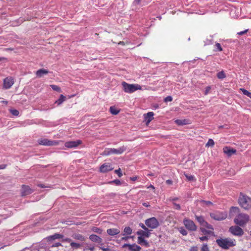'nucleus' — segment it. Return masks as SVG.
Instances as JSON below:
<instances>
[{"instance_id": "nucleus-60", "label": "nucleus", "mask_w": 251, "mask_h": 251, "mask_svg": "<svg viewBox=\"0 0 251 251\" xmlns=\"http://www.w3.org/2000/svg\"><path fill=\"white\" fill-rule=\"evenodd\" d=\"M138 178V177L137 176H134V177H130V179L133 181H136Z\"/></svg>"}, {"instance_id": "nucleus-39", "label": "nucleus", "mask_w": 251, "mask_h": 251, "mask_svg": "<svg viewBox=\"0 0 251 251\" xmlns=\"http://www.w3.org/2000/svg\"><path fill=\"white\" fill-rule=\"evenodd\" d=\"M50 87L55 91H57L58 92H60L61 91V88L58 86L57 85H50Z\"/></svg>"}, {"instance_id": "nucleus-20", "label": "nucleus", "mask_w": 251, "mask_h": 251, "mask_svg": "<svg viewBox=\"0 0 251 251\" xmlns=\"http://www.w3.org/2000/svg\"><path fill=\"white\" fill-rule=\"evenodd\" d=\"M63 236L62 234L59 233H55L52 235H50L47 237L46 239L48 241H51L55 239H61L63 237Z\"/></svg>"}, {"instance_id": "nucleus-63", "label": "nucleus", "mask_w": 251, "mask_h": 251, "mask_svg": "<svg viewBox=\"0 0 251 251\" xmlns=\"http://www.w3.org/2000/svg\"><path fill=\"white\" fill-rule=\"evenodd\" d=\"M166 183L168 184H171L172 183V181L171 180L168 179L166 180Z\"/></svg>"}, {"instance_id": "nucleus-28", "label": "nucleus", "mask_w": 251, "mask_h": 251, "mask_svg": "<svg viewBox=\"0 0 251 251\" xmlns=\"http://www.w3.org/2000/svg\"><path fill=\"white\" fill-rule=\"evenodd\" d=\"M175 123L179 126H183L189 124L188 120L186 119L180 120L177 119L175 121Z\"/></svg>"}, {"instance_id": "nucleus-15", "label": "nucleus", "mask_w": 251, "mask_h": 251, "mask_svg": "<svg viewBox=\"0 0 251 251\" xmlns=\"http://www.w3.org/2000/svg\"><path fill=\"white\" fill-rule=\"evenodd\" d=\"M146 125H148L153 119L154 113L153 112H149L144 115Z\"/></svg>"}, {"instance_id": "nucleus-37", "label": "nucleus", "mask_w": 251, "mask_h": 251, "mask_svg": "<svg viewBox=\"0 0 251 251\" xmlns=\"http://www.w3.org/2000/svg\"><path fill=\"white\" fill-rule=\"evenodd\" d=\"M214 145V142L213 139H209L207 143L206 144V147H213Z\"/></svg>"}, {"instance_id": "nucleus-58", "label": "nucleus", "mask_w": 251, "mask_h": 251, "mask_svg": "<svg viewBox=\"0 0 251 251\" xmlns=\"http://www.w3.org/2000/svg\"><path fill=\"white\" fill-rule=\"evenodd\" d=\"M129 246H130V244H127V243H126V244H124L122 246V248H125L126 247H128V249H129Z\"/></svg>"}, {"instance_id": "nucleus-36", "label": "nucleus", "mask_w": 251, "mask_h": 251, "mask_svg": "<svg viewBox=\"0 0 251 251\" xmlns=\"http://www.w3.org/2000/svg\"><path fill=\"white\" fill-rule=\"evenodd\" d=\"M241 90L243 92V94L250 98H251V93L245 89H241Z\"/></svg>"}, {"instance_id": "nucleus-1", "label": "nucleus", "mask_w": 251, "mask_h": 251, "mask_svg": "<svg viewBox=\"0 0 251 251\" xmlns=\"http://www.w3.org/2000/svg\"><path fill=\"white\" fill-rule=\"evenodd\" d=\"M218 245L223 249H228L235 245V240L229 238H220L216 240Z\"/></svg>"}, {"instance_id": "nucleus-5", "label": "nucleus", "mask_w": 251, "mask_h": 251, "mask_svg": "<svg viewBox=\"0 0 251 251\" xmlns=\"http://www.w3.org/2000/svg\"><path fill=\"white\" fill-rule=\"evenodd\" d=\"M123 90L126 93H132L138 90L141 89V86L137 84H128L125 81L122 83Z\"/></svg>"}, {"instance_id": "nucleus-3", "label": "nucleus", "mask_w": 251, "mask_h": 251, "mask_svg": "<svg viewBox=\"0 0 251 251\" xmlns=\"http://www.w3.org/2000/svg\"><path fill=\"white\" fill-rule=\"evenodd\" d=\"M249 216L245 213H239L234 219L235 224L240 226H244L249 221Z\"/></svg>"}, {"instance_id": "nucleus-54", "label": "nucleus", "mask_w": 251, "mask_h": 251, "mask_svg": "<svg viewBox=\"0 0 251 251\" xmlns=\"http://www.w3.org/2000/svg\"><path fill=\"white\" fill-rule=\"evenodd\" d=\"M178 200L179 198L178 197H170L169 199L170 201H172V202H176V201Z\"/></svg>"}, {"instance_id": "nucleus-51", "label": "nucleus", "mask_w": 251, "mask_h": 251, "mask_svg": "<svg viewBox=\"0 0 251 251\" xmlns=\"http://www.w3.org/2000/svg\"><path fill=\"white\" fill-rule=\"evenodd\" d=\"M201 241H207L209 239L208 236L204 235L199 238Z\"/></svg>"}, {"instance_id": "nucleus-18", "label": "nucleus", "mask_w": 251, "mask_h": 251, "mask_svg": "<svg viewBox=\"0 0 251 251\" xmlns=\"http://www.w3.org/2000/svg\"><path fill=\"white\" fill-rule=\"evenodd\" d=\"M107 233L110 236H115L120 233V230L118 228H109L107 229Z\"/></svg>"}, {"instance_id": "nucleus-34", "label": "nucleus", "mask_w": 251, "mask_h": 251, "mask_svg": "<svg viewBox=\"0 0 251 251\" xmlns=\"http://www.w3.org/2000/svg\"><path fill=\"white\" fill-rule=\"evenodd\" d=\"M92 230L93 232L97 233L100 234H101L102 231V230L101 228L97 227H96V226L93 227L92 228Z\"/></svg>"}, {"instance_id": "nucleus-16", "label": "nucleus", "mask_w": 251, "mask_h": 251, "mask_svg": "<svg viewBox=\"0 0 251 251\" xmlns=\"http://www.w3.org/2000/svg\"><path fill=\"white\" fill-rule=\"evenodd\" d=\"M148 1H143V0H134L132 3V6L137 7L138 6H142L146 5Z\"/></svg>"}, {"instance_id": "nucleus-29", "label": "nucleus", "mask_w": 251, "mask_h": 251, "mask_svg": "<svg viewBox=\"0 0 251 251\" xmlns=\"http://www.w3.org/2000/svg\"><path fill=\"white\" fill-rule=\"evenodd\" d=\"M200 230L202 233V234H204V235L208 236V235H214V232L212 231L207 230L203 227H201L200 228Z\"/></svg>"}, {"instance_id": "nucleus-52", "label": "nucleus", "mask_w": 251, "mask_h": 251, "mask_svg": "<svg viewBox=\"0 0 251 251\" xmlns=\"http://www.w3.org/2000/svg\"><path fill=\"white\" fill-rule=\"evenodd\" d=\"M130 237H129V235H125L121 238V241H127L128 239H130Z\"/></svg>"}, {"instance_id": "nucleus-62", "label": "nucleus", "mask_w": 251, "mask_h": 251, "mask_svg": "<svg viewBox=\"0 0 251 251\" xmlns=\"http://www.w3.org/2000/svg\"><path fill=\"white\" fill-rule=\"evenodd\" d=\"M65 241L66 242H67L70 243V244H71V242H73V241H72V240H71L70 238H67L65 239Z\"/></svg>"}, {"instance_id": "nucleus-64", "label": "nucleus", "mask_w": 251, "mask_h": 251, "mask_svg": "<svg viewBox=\"0 0 251 251\" xmlns=\"http://www.w3.org/2000/svg\"><path fill=\"white\" fill-rule=\"evenodd\" d=\"M94 249H95V248H94V246L90 247L89 248V250L90 251H94Z\"/></svg>"}, {"instance_id": "nucleus-43", "label": "nucleus", "mask_w": 251, "mask_h": 251, "mask_svg": "<svg viewBox=\"0 0 251 251\" xmlns=\"http://www.w3.org/2000/svg\"><path fill=\"white\" fill-rule=\"evenodd\" d=\"M10 112L13 115L15 116H18V115L19 114V112L16 109H10Z\"/></svg>"}, {"instance_id": "nucleus-53", "label": "nucleus", "mask_w": 251, "mask_h": 251, "mask_svg": "<svg viewBox=\"0 0 251 251\" xmlns=\"http://www.w3.org/2000/svg\"><path fill=\"white\" fill-rule=\"evenodd\" d=\"M139 226L142 228H143L144 230H146V231H149V229H148V227H146V226H145L143 223H140L139 224Z\"/></svg>"}, {"instance_id": "nucleus-31", "label": "nucleus", "mask_w": 251, "mask_h": 251, "mask_svg": "<svg viewBox=\"0 0 251 251\" xmlns=\"http://www.w3.org/2000/svg\"><path fill=\"white\" fill-rule=\"evenodd\" d=\"M109 111L110 112V113L113 114V115H117L118 114V113L119 112V110H118L117 109H116L115 107L114 106H111L110 107V109H109Z\"/></svg>"}, {"instance_id": "nucleus-2", "label": "nucleus", "mask_w": 251, "mask_h": 251, "mask_svg": "<svg viewBox=\"0 0 251 251\" xmlns=\"http://www.w3.org/2000/svg\"><path fill=\"white\" fill-rule=\"evenodd\" d=\"M238 202L240 205L246 210L251 208V199L242 193L240 195Z\"/></svg>"}, {"instance_id": "nucleus-19", "label": "nucleus", "mask_w": 251, "mask_h": 251, "mask_svg": "<svg viewBox=\"0 0 251 251\" xmlns=\"http://www.w3.org/2000/svg\"><path fill=\"white\" fill-rule=\"evenodd\" d=\"M150 230L149 231H146V230H139L138 231H137L136 233L137 235H139V236H141L144 238L147 237L149 238L150 236L151 233L150 232Z\"/></svg>"}, {"instance_id": "nucleus-30", "label": "nucleus", "mask_w": 251, "mask_h": 251, "mask_svg": "<svg viewBox=\"0 0 251 251\" xmlns=\"http://www.w3.org/2000/svg\"><path fill=\"white\" fill-rule=\"evenodd\" d=\"M196 219L197 220V221L200 224L201 226H203L204 223H205V221L204 220V219L203 216H197L196 215Z\"/></svg>"}, {"instance_id": "nucleus-40", "label": "nucleus", "mask_w": 251, "mask_h": 251, "mask_svg": "<svg viewBox=\"0 0 251 251\" xmlns=\"http://www.w3.org/2000/svg\"><path fill=\"white\" fill-rule=\"evenodd\" d=\"M230 213L232 214L233 213H238L239 212V209L237 207H231L230 209Z\"/></svg>"}, {"instance_id": "nucleus-46", "label": "nucleus", "mask_w": 251, "mask_h": 251, "mask_svg": "<svg viewBox=\"0 0 251 251\" xmlns=\"http://www.w3.org/2000/svg\"><path fill=\"white\" fill-rule=\"evenodd\" d=\"M202 226H205L208 229H210L212 230L213 229L212 226L209 224L207 222H205V223H204V224H203V225Z\"/></svg>"}, {"instance_id": "nucleus-26", "label": "nucleus", "mask_w": 251, "mask_h": 251, "mask_svg": "<svg viewBox=\"0 0 251 251\" xmlns=\"http://www.w3.org/2000/svg\"><path fill=\"white\" fill-rule=\"evenodd\" d=\"M66 100V97L63 95H60L59 99L57 100L54 103L57 105H61Z\"/></svg>"}, {"instance_id": "nucleus-42", "label": "nucleus", "mask_w": 251, "mask_h": 251, "mask_svg": "<svg viewBox=\"0 0 251 251\" xmlns=\"http://www.w3.org/2000/svg\"><path fill=\"white\" fill-rule=\"evenodd\" d=\"M185 176L187 178L188 180L193 181L195 180V176L193 175H190L188 174H185Z\"/></svg>"}, {"instance_id": "nucleus-24", "label": "nucleus", "mask_w": 251, "mask_h": 251, "mask_svg": "<svg viewBox=\"0 0 251 251\" xmlns=\"http://www.w3.org/2000/svg\"><path fill=\"white\" fill-rule=\"evenodd\" d=\"M72 237H73L74 239L77 240H79L81 241H85V237L80 234L75 233L73 235Z\"/></svg>"}, {"instance_id": "nucleus-27", "label": "nucleus", "mask_w": 251, "mask_h": 251, "mask_svg": "<svg viewBox=\"0 0 251 251\" xmlns=\"http://www.w3.org/2000/svg\"><path fill=\"white\" fill-rule=\"evenodd\" d=\"M141 248L135 244H130L129 250L130 251H140Z\"/></svg>"}, {"instance_id": "nucleus-10", "label": "nucleus", "mask_w": 251, "mask_h": 251, "mask_svg": "<svg viewBox=\"0 0 251 251\" xmlns=\"http://www.w3.org/2000/svg\"><path fill=\"white\" fill-rule=\"evenodd\" d=\"M38 143L40 145L44 146H54L57 144L56 141L49 140L47 139H40L38 140Z\"/></svg>"}, {"instance_id": "nucleus-23", "label": "nucleus", "mask_w": 251, "mask_h": 251, "mask_svg": "<svg viewBox=\"0 0 251 251\" xmlns=\"http://www.w3.org/2000/svg\"><path fill=\"white\" fill-rule=\"evenodd\" d=\"M132 233V228L129 226H126L124 229L123 232L122 233V235L123 236L125 235H130Z\"/></svg>"}, {"instance_id": "nucleus-49", "label": "nucleus", "mask_w": 251, "mask_h": 251, "mask_svg": "<svg viewBox=\"0 0 251 251\" xmlns=\"http://www.w3.org/2000/svg\"><path fill=\"white\" fill-rule=\"evenodd\" d=\"M201 251H209V248L207 244H203L201 249Z\"/></svg>"}, {"instance_id": "nucleus-32", "label": "nucleus", "mask_w": 251, "mask_h": 251, "mask_svg": "<svg viewBox=\"0 0 251 251\" xmlns=\"http://www.w3.org/2000/svg\"><path fill=\"white\" fill-rule=\"evenodd\" d=\"M217 76L219 79H223L226 77V75L223 71H222L217 74Z\"/></svg>"}, {"instance_id": "nucleus-13", "label": "nucleus", "mask_w": 251, "mask_h": 251, "mask_svg": "<svg viewBox=\"0 0 251 251\" xmlns=\"http://www.w3.org/2000/svg\"><path fill=\"white\" fill-rule=\"evenodd\" d=\"M81 143L80 140L69 141L65 143V146L68 148H73L77 147Z\"/></svg>"}, {"instance_id": "nucleus-48", "label": "nucleus", "mask_w": 251, "mask_h": 251, "mask_svg": "<svg viewBox=\"0 0 251 251\" xmlns=\"http://www.w3.org/2000/svg\"><path fill=\"white\" fill-rule=\"evenodd\" d=\"M172 100H173V98L170 96H168L166 97L164 100V101L166 102L172 101Z\"/></svg>"}, {"instance_id": "nucleus-47", "label": "nucleus", "mask_w": 251, "mask_h": 251, "mask_svg": "<svg viewBox=\"0 0 251 251\" xmlns=\"http://www.w3.org/2000/svg\"><path fill=\"white\" fill-rule=\"evenodd\" d=\"M114 172H115L116 174H117V175H118V176H119V177H121V176H122V175H123L122 173V172H121V169H120V168H119V169H117V170H115L114 171Z\"/></svg>"}, {"instance_id": "nucleus-38", "label": "nucleus", "mask_w": 251, "mask_h": 251, "mask_svg": "<svg viewBox=\"0 0 251 251\" xmlns=\"http://www.w3.org/2000/svg\"><path fill=\"white\" fill-rule=\"evenodd\" d=\"M204 46L211 45L213 44V40L210 37V39H206L205 41H204Z\"/></svg>"}, {"instance_id": "nucleus-41", "label": "nucleus", "mask_w": 251, "mask_h": 251, "mask_svg": "<svg viewBox=\"0 0 251 251\" xmlns=\"http://www.w3.org/2000/svg\"><path fill=\"white\" fill-rule=\"evenodd\" d=\"M173 205V208L176 210H180L181 206L179 204L176 203V202H172Z\"/></svg>"}, {"instance_id": "nucleus-45", "label": "nucleus", "mask_w": 251, "mask_h": 251, "mask_svg": "<svg viewBox=\"0 0 251 251\" xmlns=\"http://www.w3.org/2000/svg\"><path fill=\"white\" fill-rule=\"evenodd\" d=\"M211 89V87L210 86H207L205 89V90L204 92V94L205 95H208Z\"/></svg>"}, {"instance_id": "nucleus-12", "label": "nucleus", "mask_w": 251, "mask_h": 251, "mask_svg": "<svg viewBox=\"0 0 251 251\" xmlns=\"http://www.w3.org/2000/svg\"><path fill=\"white\" fill-rule=\"evenodd\" d=\"M33 190L28 186L23 185L21 189V195L22 196H25L31 194Z\"/></svg>"}, {"instance_id": "nucleus-8", "label": "nucleus", "mask_w": 251, "mask_h": 251, "mask_svg": "<svg viewBox=\"0 0 251 251\" xmlns=\"http://www.w3.org/2000/svg\"><path fill=\"white\" fill-rule=\"evenodd\" d=\"M183 223L186 228L189 230L194 231L197 230V227L193 221L185 219L183 220Z\"/></svg>"}, {"instance_id": "nucleus-59", "label": "nucleus", "mask_w": 251, "mask_h": 251, "mask_svg": "<svg viewBox=\"0 0 251 251\" xmlns=\"http://www.w3.org/2000/svg\"><path fill=\"white\" fill-rule=\"evenodd\" d=\"M190 251H198L196 247H193L190 249Z\"/></svg>"}, {"instance_id": "nucleus-56", "label": "nucleus", "mask_w": 251, "mask_h": 251, "mask_svg": "<svg viewBox=\"0 0 251 251\" xmlns=\"http://www.w3.org/2000/svg\"><path fill=\"white\" fill-rule=\"evenodd\" d=\"M61 246V243H55L54 244H52L50 246V248L57 247H59V246Z\"/></svg>"}, {"instance_id": "nucleus-11", "label": "nucleus", "mask_w": 251, "mask_h": 251, "mask_svg": "<svg viewBox=\"0 0 251 251\" xmlns=\"http://www.w3.org/2000/svg\"><path fill=\"white\" fill-rule=\"evenodd\" d=\"M14 84L13 79L11 77H7L3 80V87L9 89Z\"/></svg>"}, {"instance_id": "nucleus-25", "label": "nucleus", "mask_w": 251, "mask_h": 251, "mask_svg": "<svg viewBox=\"0 0 251 251\" xmlns=\"http://www.w3.org/2000/svg\"><path fill=\"white\" fill-rule=\"evenodd\" d=\"M138 243L139 244H143L146 247H148L149 246V244L147 241L145 240V239L141 236L138 237Z\"/></svg>"}, {"instance_id": "nucleus-50", "label": "nucleus", "mask_w": 251, "mask_h": 251, "mask_svg": "<svg viewBox=\"0 0 251 251\" xmlns=\"http://www.w3.org/2000/svg\"><path fill=\"white\" fill-rule=\"evenodd\" d=\"M179 232L181 234H182L183 235H186L187 234V231L186 229H185L183 228H180L179 230Z\"/></svg>"}, {"instance_id": "nucleus-55", "label": "nucleus", "mask_w": 251, "mask_h": 251, "mask_svg": "<svg viewBox=\"0 0 251 251\" xmlns=\"http://www.w3.org/2000/svg\"><path fill=\"white\" fill-rule=\"evenodd\" d=\"M201 202L207 205H212V202L210 201H201Z\"/></svg>"}, {"instance_id": "nucleus-17", "label": "nucleus", "mask_w": 251, "mask_h": 251, "mask_svg": "<svg viewBox=\"0 0 251 251\" xmlns=\"http://www.w3.org/2000/svg\"><path fill=\"white\" fill-rule=\"evenodd\" d=\"M224 152L225 154H227L228 156H231L236 152V150L228 147H225L223 149Z\"/></svg>"}, {"instance_id": "nucleus-7", "label": "nucleus", "mask_w": 251, "mask_h": 251, "mask_svg": "<svg viewBox=\"0 0 251 251\" xmlns=\"http://www.w3.org/2000/svg\"><path fill=\"white\" fill-rule=\"evenodd\" d=\"M146 225L149 228L154 229L157 228L159 223L158 221L155 217H151L145 221Z\"/></svg>"}, {"instance_id": "nucleus-4", "label": "nucleus", "mask_w": 251, "mask_h": 251, "mask_svg": "<svg viewBox=\"0 0 251 251\" xmlns=\"http://www.w3.org/2000/svg\"><path fill=\"white\" fill-rule=\"evenodd\" d=\"M126 150V147L125 146L121 147L118 149L106 148L101 153L103 156H108L111 154H121Z\"/></svg>"}, {"instance_id": "nucleus-21", "label": "nucleus", "mask_w": 251, "mask_h": 251, "mask_svg": "<svg viewBox=\"0 0 251 251\" xmlns=\"http://www.w3.org/2000/svg\"><path fill=\"white\" fill-rule=\"evenodd\" d=\"M90 240L94 242L100 243L102 242V239L100 237L95 234H91L89 236Z\"/></svg>"}, {"instance_id": "nucleus-35", "label": "nucleus", "mask_w": 251, "mask_h": 251, "mask_svg": "<svg viewBox=\"0 0 251 251\" xmlns=\"http://www.w3.org/2000/svg\"><path fill=\"white\" fill-rule=\"evenodd\" d=\"M215 49L214 50L216 51H221L223 50V49L221 46V44L219 43H217L215 45Z\"/></svg>"}, {"instance_id": "nucleus-9", "label": "nucleus", "mask_w": 251, "mask_h": 251, "mask_svg": "<svg viewBox=\"0 0 251 251\" xmlns=\"http://www.w3.org/2000/svg\"><path fill=\"white\" fill-rule=\"evenodd\" d=\"M229 231L235 236H241L244 234L243 230L239 226H231Z\"/></svg>"}, {"instance_id": "nucleus-33", "label": "nucleus", "mask_w": 251, "mask_h": 251, "mask_svg": "<svg viewBox=\"0 0 251 251\" xmlns=\"http://www.w3.org/2000/svg\"><path fill=\"white\" fill-rule=\"evenodd\" d=\"M70 246L72 248L77 249L80 248L81 246V245L79 243H75L73 241L71 242Z\"/></svg>"}, {"instance_id": "nucleus-44", "label": "nucleus", "mask_w": 251, "mask_h": 251, "mask_svg": "<svg viewBox=\"0 0 251 251\" xmlns=\"http://www.w3.org/2000/svg\"><path fill=\"white\" fill-rule=\"evenodd\" d=\"M109 183H114L116 185H120L121 184V181L119 179H115L109 182Z\"/></svg>"}, {"instance_id": "nucleus-61", "label": "nucleus", "mask_w": 251, "mask_h": 251, "mask_svg": "<svg viewBox=\"0 0 251 251\" xmlns=\"http://www.w3.org/2000/svg\"><path fill=\"white\" fill-rule=\"evenodd\" d=\"M100 249L102 251H108L109 249L108 248H105L104 247H100Z\"/></svg>"}, {"instance_id": "nucleus-14", "label": "nucleus", "mask_w": 251, "mask_h": 251, "mask_svg": "<svg viewBox=\"0 0 251 251\" xmlns=\"http://www.w3.org/2000/svg\"><path fill=\"white\" fill-rule=\"evenodd\" d=\"M113 168L109 163H104L100 168V171L101 173H106L113 170Z\"/></svg>"}, {"instance_id": "nucleus-22", "label": "nucleus", "mask_w": 251, "mask_h": 251, "mask_svg": "<svg viewBox=\"0 0 251 251\" xmlns=\"http://www.w3.org/2000/svg\"><path fill=\"white\" fill-rule=\"evenodd\" d=\"M49 73V71L45 69H41L38 70L36 73V75L37 77H41L43 75H47Z\"/></svg>"}, {"instance_id": "nucleus-57", "label": "nucleus", "mask_w": 251, "mask_h": 251, "mask_svg": "<svg viewBox=\"0 0 251 251\" xmlns=\"http://www.w3.org/2000/svg\"><path fill=\"white\" fill-rule=\"evenodd\" d=\"M248 31V29H246L244 31H240L239 32H238V34L240 35H242L245 33H246Z\"/></svg>"}, {"instance_id": "nucleus-6", "label": "nucleus", "mask_w": 251, "mask_h": 251, "mask_svg": "<svg viewBox=\"0 0 251 251\" xmlns=\"http://www.w3.org/2000/svg\"><path fill=\"white\" fill-rule=\"evenodd\" d=\"M211 218L217 220L222 221L226 219L227 213L226 212L215 211L210 213Z\"/></svg>"}]
</instances>
